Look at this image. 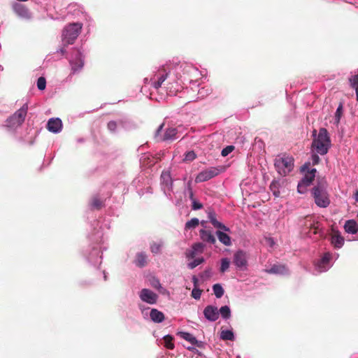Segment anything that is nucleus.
<instances>
[{
  "label": "nucleus",
  "mask_w": 358,
  "mask_h": 358,
  "mask_svg": "<svg viewBox=\"0 0 358 358\" xmlns=\"http://www.w3.org/2000/svg\"><path fill=\"white\" fill-rule=\"evenodd\" d=\"M355 199L358 202V191H357L354 195Z\"/></svg>",
  "instance_id": "6e6d98bb"
},
{
  "label": "nucleus",
  "mask_w": 358,
  "mask_h": 358,
  "mask_svg": "<svg viewBox=\"0 0 358 358\" xmlns=\"http://www.w3.org/2000/svg\"><path fill=\"white\" fill-rule=\"evenodd\" d=\"M68 45H66V43H64V46L62 47L59 50L58 52H60L62 55H64L66 52V47Z\"/></svg>",
  "instance_id": "8fccbe9b"
},
{
  "label": "nucleus",
  "mask_w": 358,
  "mask_h": 358,
  "mask_svg": "<svg viewBox=\"0 0 358 358\" xmlns=\"http://www.w3.org/2000/svg\"><path fill=\"white\" fill-rule=\"evenodd\" d=\"M313 195L315 203L319 207L326 208L330 203V200L326 191L325 181L319 182L317 185L313 188Z\"/></svg>",
  "instance_id": "7ed1b4c3"
},
{
  "label": "nucleus",
  "mask_w": 358,
  "mask_h": 358,
  "mask_svg": "<svg viewBox=\"0 0 358 358\" xmlns=\"http://www.w3.org/2000/svg\"><path fill=\"white\" fill-rule=\"evenodd\" d=\"M204 224H205V222H201V225H203H203H204Z\"/></svg>",
  "instance_id": "052dcab7"
},
{
  "label": "nucleus",
  "mask_w": 358,
  "mask_h": 358,
  "mask_svg": "<svg viewBox=\"0 0 358 358\" xmlns=\"http://www.w3.org/2000/svg\"><path fill=\"white\" fill-rule=\"evenodd\" d=\"M304 227L305 228L303 230L309 229L310 231L313 230V234H317L318 233L320 224L318 222H315L313 220H312L311 217H307L306 219Z\"/></svg>",
  "instance_id": "f3484780"
},
{
  "label": "nucleus",
  "mask_w": 358,
  "mask_h": 358,
  "mask_svg": "<svg viewBox=\"0 0 358 358\" xmlns=\"http://www.w3.org/2000/svg\"><path fill=\"white\" fill-rule=\"evenodd\" d=\"M331 243L336 248H341L344 244V238L338 233L331 236Z\"/></svg>",
  "instance_id": "aec40b11"
},
{
  "label": "nucleus",
  "mask_w": 358,
  "mask_h": 358,
  "mask_svg": "<svg viewBox=\"0 0 358 358\" xmlns=\"http://www.w3.org/2000/svg\"><path fill=\"white\" fill-rule=\"evenodd\" d=\"M357 217H358V213H357Z\"/></svg>",
  "instance_id": "680f3d73"
},
{
  "label": "nucleus",
  "mask_w": 358,
  "mask_h": 358,
  "mask_svg": "<svg viewBox=\"0 0 358 358\" xmlns=\"http://www.w3.org/2000/svg\"><path fill=\"white\" fill-rule=\"evenodd\" d=\"M273 193H274V194H275L276 196H278V194L276 193V192H275V191H274V192H273Z\"/></svg>",
  "instance_id": "bf43d9fd"
},
{
  "label": "nucleus",
  "mask_w": 358,
  "mask_h": 358,
  "mask_svg": "<svg viewBox=\"0 0 358 358\" xmlns=\"http://www.w3.org/2000/svg\"><path fill=\"white\" fill-rule=\"evenodd\" d=\"M164 127V124H162L157 129V130L156 131V134H155V137L157 138L159 133L161 132L162 128Z\"/></svg>",
  "instance_id": "603ef678"
},
{
  "label": "nucleus",
  "mask_w": 358,
  "mask_h": 358,
  "mask_svg": "<svg viewBox=\"0 0 358 358\" xmlns=\"http://www.w3.org/2000/svg\"><path fill=\"white\" fill-rule=\"evenodd\" d=\"M27 106L25 104L13 114V118L17 119V122L20 125L24 121L27 113Z\"/></svg>",
  "instance_id": "4468645a"
},
{
  "label": "nucleus",
  "mask_w": 358,
  "mask_h": 358,
  "mask_svg": "<svg viewBox=\"0 0 358 358\" xmlns=\"http://www.w3.org/2000/svg\"><path fill=\"white\" fill-rule=\"evenodd\" d=\"M204 244L202 243H196L192 245V249L194 250L196 253H202L204 250Z\"/></svg>",
  "instance_id": "e433bc0d"
},
{
  "label": "nucleus",
  "mask_w": 358,
  "mask_h": 358,
  "mask_svg": "<svg viewBox=\"0 0 358 358\" xmlns=\"http://www.w3.org/2000/svg\"><path fill=\"white\" fill-rule=\"evenodd\" d=\"M168 76V73H165L164 75H162L157 80V81L153 83V86L155 89H158L162 86V84L165 81Z\"/></svg>",
  "instance_id": "f704fd0d"
},
{
  "label": "nucleus",
  "mask_w": 358,
  "mask_h": 358,
  "mask_svg": "<svg viewBox=\"0 0 358 358\" xmlns=\"http://www.w3.org/2000/svg\"><path fill=\"white\" fill-rule=\"evenodd\" d=\"M62 127V120L59 118H51L47 124L48 129L53 133H57L61 131Z\"/></svg>",
  "instance_id": "f8f14e48"
},
{
  "label": "nucleus",
  "mask_w": 358,
  "mask_h": 358,
  "mask_svg": "<svg viewBox=\"0 0 358 358\" xmlns=\"http://www.w3.org/2000/svg\"><path fill=\"white\" fill-rule=\"evenodd\" d=\"M169 176V175H168V174H165V173H162V177H164V176Z\"/></svg>",
  "instance_id": "4d7b16f0"
},
{
  "label": "nucleus",
  "mask_w": 358,
  "mask_h": 358,
  "mask_svg": "<svg viewBox=\"0 0 358 358\" xmlns=\"http://www.w3.org/2000/svg\"><path fill=\"white\" fill-rule=\"evenodd\" d=\"M181 336L185 340L189 341L192 345H196L197 346H200L196 338L191 334L187 332H182Z\"/></svg>",
  "instance_id": "a878e982"
},
{
  "label": "nucleus",
  "mask_w": 358,
  "mask_h": 358,
  "mask_svg": "<svg viewBox=\"0 0 358 358\" xmlns=\"http://www.w3.org/2000/svg\"><path fill=\"white\" fill-rule=\"evenodd\" d=\"M220 338L223 341H234L235 337L231 330H222L220 333Z\"/></svg>",
  "instance_id": "bb28decb"
},
{
  "label": "nucleus",
  "mask_w": 358,
  "mask_h": 358,
  "mask_svg": "<svg viewBox=\"0 0 358 358\" xmlns=\"http://www.w3.org/2000/svg\"><path fill=\"white\" fill-rule=\"evenodd\" d=\"M178 132L176 128H169L166 129L163 138H162V141H171L176 138Z\"/></svg>",
  "instance_id": "5701e85b"
},
{
  "label": "nucleus",
  "mask_w": 358,
  "mask_h": 358,
  "mask_svg": "<svg viewBox=\"0 0 358 358\" xmlns=\"http://www.w3.org/2000/svg\"><path fill=\"white\" fill-rule=\"evenodd\" d=\"M219 174V170L215 167H210L200 172L195 178L196 183L207 181Z\"/></svg>",
  "instance_id": "0eeeda50"
},
{
  "label": "nucleus",
  "mask_w": 358,
  "mask_h": 358,
  "mask_svg": "<svg viewBox=\"0 0 358 358\" xmlns=\"http://www.w3.org/2000/svg\"><path fill=\"white\" fill-rule=\"evenodd\" d=\"M192 282L194 283V287H197L199 280L195 275L192 277Z\"/></svg>",
  "instance_id": "864d4df0"
},
{
  "label": "nucleus",
  "mask_w": 358,
  "mask_h": 358,
  "mask_svg": "<svg viewBox=\"0 0 358 358\" xmlns=\"http://www.w3.org/2000/svg\"><path fill=\"white\" fill-rule=\"evenodd\" d=\"M46 87V80L44 77H40L37 80V87L40 90H43Z\"/></svg>",
  "instance_id": "4c0bfd02"
},
{
  "label": "nucleus",
  "mask_w": 358,
  "mask_h": 358,
  "mask_svg": "<svg viewBox=\"0 0 358 358\" xmlns=\"http://www.w3.org/2000/svg\"><path fill=\"white\" fill-rule=\"evenodd\" d=\"M124 121L122 120H120L118 121L111 120L108 122L107 128L110 132L114 133L117 131V129L119 126L124 127Z\"/></svg>",
  "instance_id": "412c9836"
},
{
  "label": "nucleus",
  "mask_w": 358,
  "mask_h": 358,
  "mask_svg": "<svg viewBox=\"0 0 358 358\" xmlns=\"http://www.w3.org/2000/svg\"><path fill=\"white\" fill-rule=\"evenodd\" d=\"M218 240L223 243L224 245L229 246L231 244V238L229 235L224 232L217 231L216 232Z\"/></svg>",
  "instance_id": "4be33fe9"
},
{
  "label": "nucleus",
  "mask_w": 358,
  "mask_h": 358,
  "mask_svg": "<svg viewBox=\"0 0 358 358\" xmlns=\"http://www.w3.org/2000/svg\"><path fill=\"white\" fill-rule=\"evenodd\" d=\"M216 216H217V215L215 213V211H213L212 210H209L208 211V217L210 220V222H211V224L215 228L222 229L224 231H230L229 228L226 227L225 225H224L221 222H218L217 220V219H216Z\"/></svg>",
  "instance_id": "9b49d317"
},
{
  "label": "nucleus",
  "mask_w": 358,
  "mask_h": 358,
  "mask_svg": "<svg viewBox=\"0 0 358 358\" xmlns=\"http://www.w3.org/2000/svg\"><path fill=\"white\" fill-rule=\"evenodd\" d=\"M162 247V243L152 242L150 244V250L153 254H158L161 252Z\"/></svg>",
  "instance_id": "473e14b6"
},
{
  "label": "nucleus",
  "mask_w": 358,
  "mask_h": 358,
  "mask_svg": "<svg viewBox=\"0 0 358 358\" xmlns=\"http://www.w3.org/2000/svg\"><path fill=\"white\" fill-rule=\"evenodd\" d=\"M347 233L355 234L358 231V224L354 220H350L345 222L344 226Z\"/></svg>",
  "instance_id": "a211bd4d"
},
{
  "label": "nucleus",
  "mask_w": 358,
  "mask_h": 358,
  "mask_svg": "<svg viewBox=\"0 0 358 358\" xmlns=\"http://www.w3.org/2000/svg\"><path fill=\"white\" fill-rule=\"evenodd\" d=\"M229 260L227 258H223L221 260L220 272L224 273L229 267Z\"/></svg>",
  "instance_id": "c9c22d12"
},
{
  "label": "nucleus",
  "mask_w": 358,
  "mask_h": 358,
  "mask_svg": "<svg viewBox=\"0 0 358 358\" xmlns=\"http://www.w3.org/2000/svg\"><path fill=\"white\" fill-rule=\"evenodd\" d=\"M342 113H343V105L341 103L338 106V107L336 111V113H335V118H336V121L337 123H338L340 121L341 117L342 115Z\"/></svg>",
  "instance_id": "ea45409f"
},
{
  "label": "nucleus",
  "mask_w": 358,
  "mask_h": 358,
  "mask_svg": "<svg viewBox=\"0 0 358 358\" xmlns=\"http://www.w3.org/2000/svg\"><path fill=\"white\" fill-rule=\"evenodd\" d=\"M17 119L13 118V115L9 117L6 121L4 127L8 128V129H14L19 126H20V124H18L17 122Z\"/></svg>",
  "instance_id": "cd10ccee"
},
{
  "label": "nucleus",
  "mask_w": 358,
  "mask_h": 358,
  "mask_svg": "<svg viewBox=\"0 0 358 358\" xmlns=\"http://www.w3.org/2000/svg\"><path fill=\"white\" fill-rule=\"evenodd\" d=\"M275 186V185L273 183H272L270 186L271 189H273V187Z\"/></svg>",
  "instance_id": "13d9d810"
},
{
  "label": "nucleus",
  "mask_w": 358,
  "mask_h": 358,
  "mask_svg": "<svg viewBox=\"0 0 358 358\" xmlns=\"http://www.w3.org/2000/svg\"><path fill=\"white\" fill-rule=\"evenodd\" d=\"M350 87L355 90L356 99L358 101V74L349 78Z\"/></svg>",
  "instance_id": "393cba45"
},
{
  "label": "nucleus",
  "mask_w": 358,
  "mask_h": 358,
  "mask_svg": "<svg viewBox=\"0 0 358 358\" xmlns=\"http://www.w3.org/2000/svg\"><path fill=\"white\" fill-rule=\"evenodd\" d=\"M192 208L194 210H199V209H201L203 208L202 203L198 202L196 199H194L193 201H192Z\"/></svg>",
  "instance_id": "49530a36"
},
{
  "label": "nucleus",
  "mask_w": 358,
  "mask_h": 358,
  "mask_svg": "<svg viewBox=\"0 0 358 358\" xmlns=\"http://www.w3.org/2000/svg\"><path fill=\"white\" fill-rule=\"evenodd\" d=\"M187 187L189 198L191 201H193L194 199H195V198L194 196V192L192 188V182L190 180L188 181V182L187 183Z\"/></svg>",
  "instance_id": "79ce46f5"
},
{
  "label": "nucleus",
  "mask_w": 358,
  "mask_h": 358,
  "mask_svg": "<svg viewBox=\"0 0 358 358\" xmlns=\"http://www.w3.org/2000/svg\"><path fill=\"white\" fill-rule=\"evenodd\" d=\"M234 263L238 268L245 267L247 265L245 253L242 250L236 252L234 255Z\"/></svg>",
  "instance_id": "9d476101"
},
{
  "label": "nucleus",
  "mask_w": 358,
  "mask_h": 358,
  "mask_svg": "<svg viewBox=\"0 0 358 358\" xmlns=\"http://www.w3.org/2000/svg\"><path fill=\"white\" fill-rule=\"evenodd\" d=\"M316 169L308 170L302 180L299 182L297 190L299 193L303 194L306 191V187L309 186L315 177Z\"/></svg>",
  "instance_id": "39448f33"
},
{
  "label": "nucleus",
  "mask_w": 358,
  "mask_h": 358,
  "mask_svg": "<svg viewBox=\"0 0 358 358\" xmlns=\"http://www.w3.org/2000/svg\"><path fill=\"white\" fill-rule=\"evenodd\" d=\"M294 158L285 153L278 155L274 159V166L277 172L282 176H286L294 168Z\"/></svg>",
  "instance_id": "f03ea898"
},
{
  "label": "nucleus",
  "mask_w": 358,
  "mask_h": 358,
  "mask_svg": "<svg viewBox=\"0 0 358 358\" xmlns=\"http://www.w3.org/2000/svg\"><path fill=\"white\" fill-rule=\"evenodd\" d=\"M82 24L80 23H71L66 25L62 34V40L66 45L73 44L80 33Z\"/></svg>",
  "instance_id": "20e7f679"
},
{
  "label": "nucleus",
  "mask_w": 358,
  "mask_h": 358,
  "mask_svg": "<svg viewBox=\"0 0 358 358\" xmlns=\"http://www.w3.org/2000/svg\"><path fill=\"white\" fill-rule=\"evenodd\" d=\"M199 224V219L194 217L186 222L185 229V230L194 229V228H196Z\"/></svg>",
  "instance_id": "7c9ffc66"
},
{
  "label": "nucleus",
  "mask_w": 358,
  "mask_h": 358,
  "mask_svg": "<svg viewBox=\"0 0 358 358\" xmlns=\"http://www.w3.org/2000/svg\"><path fill=\"white\" fill-rule=\"evenodd\" d=\"M213 290L214 294L218 299L221 298L223 296L224 292V289L220 284H215L213 286Z\"/></svg>",
  "instance_id": "c756f323"
},
{
  "label": "nucleus",
  "mask_w": 358,
  "mask_h": 358,
  "mask_svg": "<svg viewBox=\"0 0 358 358\" xmlns=\"http://www.w3.org/2000/svg\"><path fill=\"white\" fill-rule=\"evenodd\" d=\"M200 238L206 243L210 244H215L216 242L215 237L213 234L212 231L207 229H201L199 231Z\"/></svg>",
  "instance_id": "ddd939ff"
},
{
  "label": "nucleus",
  "mask_w": 358,
  "mask_h": 358,
  "mask_svg": "<svg viewBox=\"0 0 358 358\" xmlns=\"http://www.w3.org/2000/svg\"><path fill=\"white\" fill-rule=\"evenodd\" d=\"M196 158V154L194 151H189L186 153L185 160L192 161Z\"/></svg>",
  "instance_id": "a18cd8bd"
},
{
  "label": "nucleus",
  "mask_w": 358,
  "mask_h": 358,
  "mask_svg": "<svg viewBox=\"0 0 358 358\" xmlns=\"http://www.w3.org/2000/svg\"><path fill=\"white\" fill-rule=\"evenodd\" d=\"M91 206L92 208L99 210L102 208L103 202L100 200V199L98 196H94L92 199Z\"/></svg>",
  "instance_id": "2f4dec72"
},
{
  "label": "nucleus",
  "mask_w": 358,
  "mask_h": 358,
  "mask_svg": "<svg viewBox=\"0 0 358 358\" xmlns=\"http://www.w3.org/2000/svg\"><path fill=\"white\" fill-rule=\"evenodd\" d=\"M329 258H330L329 255L326 254V255L322 257V263H324V264L327 263V262L329 261Z\"/></svg>",
  "instance_id": "3c124183"
},
{
  "label": "nucleus",
  "mask_w": 358,
  "mask_h": 358,
  "mask_svg": "<svg viewBox=\"0 0 358 358\" xmlns=\"http://www.w3.org/2000/svg\"><path fill=\"white\" fill-rule=\"evenodd\" d=\"M234 149V147L233 145H228L227 146L226 148H224L222 152H221V155L223 156V157H226L227 156L229 153H231Z\"/></svg>",
  "instance_id": "c03bdc74"
},
{
  "label": "nucleus",
  "mask_w": 358,
  "mask_h": 358,
  "mask_svg": "<svg viewBox=\"0 0 358 358\" xmlns=\"http://www.w3.org/2000/svg\"><path fill=\"white\" fill-rule=\"evenodd\" d=\"M150 285L155 289H159L162 287L159 280L156 278H152L150 280Z\"/></svg>",
  "instance_id": "37998d69"
},
{
  "label": "nucleus",
  "mask_w": 358,
  "mask_h": 358,
  "mask_svg": "<svg viewBox=\"0 0 358 358\" xmlns=\"http://www.w3.org/2000/svg\"><path fill=\"white\" fill-rule=\"evenodd\" d=\"M312 161H313V164L316 165L320 162V159L317 155L314 154L312 155Z\"/></svg>",
  "instance_id": "09e8293b"
},
{
  "label": "nucleus",
  "mask_w": 358,
  "mask_h": 358,
  "mask_svg": "<svg viewBox=\"0 0 358 358\" xmlns=\"http://www.w3.org/2000/svg\"><path fill=\"white\" fill-rule=\"evenodd\" d=\"M134 264L140 268L145 267L148 264V256L143 252H138L136 255Z\"/></svg>",
  "instance_id": "2eb2a0df"
},
{
  "label": "nucleus",
  "mask_w": 358,
  "mask_h": 358,
  "mask_svg": "<svg viewBox=\"0 0 358 358\" xmlns=\"http://www.w3.org/2000/svg\"><path fill=\"white\" fill-rule=\"evenodd\" d=\"M266 272L272 274H285L287 272V269L285 265L274 264L271 268L266 269Z\"/></svg>",
  "instance_id": "dca6fc26"
},
{
  "label": "nucleus",
  "mask_w": 358,
  "mask_h": 358,
  "mask_svg": "<svg viewBox=\"0 0 358 358\" xmlns=\"http://www.w3.org/2000/svg\"><path fill=\"white\" fill-rule=\"evenodd\" d=\"M313 136L315 138L312 143L313 150L321 155L327 154L331 145L327 130L325 128H321L317 135H316V130H314Z\"/></svg>",
  "instance_id": "f257e3e1"
},
{
  "label": "nucleus",
  "mask_w": 358,
  "mask_h": 358,
  "mask_svg": "<svg viewBox=\"0 0 358 358\" xmlns=\"http://www.w3.org/2000/svg\"><path fill=\"white\" fill-rule=\"evenodd\" d=\"M203 261H204V259L203 257L194 259L193 262L188 264V267L190 269H193L195 267H196L198 265H199L200 264L203 263Z\"/></svg>",
  "instance_id": "58836bf2"
},
{
  "label": "nucleus",
  "mask_w": 358,
  "mask_h": 358,
  "mask_svg": "<svg viewBox=\"0 0 358 358\" xmlns=\"http://www.w3.org/2000/svg\"><path fill=\"white\" fill-rule=\"evenodd\" d=\"M15 12L21 17H27L28 16V10L21 4H16L14 7Z\"/></svg>",
  "instance_id": "b1692460"
},
{
  "label": "nucleus",
  "mask_w": 358,
  "mask_h": 358,
  "mask_svg": "<svg viewBox=\"0 0 358 358\" xmlns=\"http://www.w3.org/2000/svg\"><path fill=\"white\" fill-rule=\"evenodd\" d=\"M150 316L152 321L157 323L162 322L164 320V313L155 308L151 310Z\"/></svg>",
  "instance_id": "6ab92c4d"
},
{
  "label": "nucleus",
  "mask_w": 358,
  "mask_h": 358,
  "mask_svg": "<svg viewBox=\"0 0 358 358\" xmlns=\"http://www.w3.org/2000/svg\"><path fill=\"white\" fill-rule=\"evenodd\" d=\"M196 254L197 253L194 250L192 249L191 250L186 252V257L189 259H193L194 258Z\"/></svg>",
  "instance_id": "de8ad7c7"
},
{
  "label": "nucleus",
  "mask_w": 358,
  "mask_h": 358,
  "mask_svg": "<svg viewBox=\"0 0 358 358\" xmlns=\"http://www.w3.org/2000/svg\"><path fill=\"white\" fill-rule=\"evenodd\" d=\"M172 341H173V338L171 336H169V335L165 336L164 337V346L166 348L170 349V350L173 349L174 344Z\"/></svg>",
  "instance_id": "72a5a7b5"
},
{
  "label": "nucleus",
  "mask_w": 358,
  "mask_h": 358,
  "mask_svg": "<svg viewBox=\"0 0 358 358\" xmlns=\"http://www.w3.org/2000/svg\"><path fill=\"white\" fill-rule=\"evenodd\" d=\"M222 318L228 319L231 317V310L228 306H224L218 310Z\"/></svg>",
  "instance_id": "c85d7f7f"
},
{
  "label": "nucleus",
  "mask_w": 358,
  "mask_h": 358,
  "mask_svg": "<svg viewBox=\"0 0 358 358\" xmlns=\"http://www.w3.org/2000/svg\"><path fill=\"white\" fill-rule=\"evenodd\" d=\"M309 166H310V163H306V164H305L302 166L301 170H302L303 171H305V170H306V169H308Z\"/></svg>",
  "instance_id": "5fc2aeb1"
},
{
  "label": "nucleus",
  "mask_w": 358,
  "mask_h": 358,
  "mask_svg": "<svg viewBox=\"0 0 358 358\" xmlns=\"http://www.w3.org/2000/svg\"><path fill=\"white\" fill-rule=\"evenodd\" d=\"M140 298L143 301L155 304L157 302V295L148 289H143L140 293Z\"/></svg>",
  "instance_id": "6e6552de"
},
{
  "label": "nucleus",
  "mask_w": 358,
  "mask_h": 358,
  "mask_svg": "<svg viewBox=\"0 0 358 358\" xmlns=\"http://www.w3.org/2000/svg\"><path fill=\"white\" fill-rule=\"evenodd\" d=\"M201 289L194 287L192 292V296L195 299H199L201 298Z\"/></svg>",
  "instance_id": "a19ab883"
},
{
  "label": "nucleus",
  "mask_w": 358,
  "mask_h": 358,
  "mask_svg": "<svg viewBox=\"0 0 358 358\" xmlns=\"http://www.w3.org/2000/svg\"><path fill=\"white\" fill-rule=\"evenodd\" d=\"M73 73L81 70L84 66V59L79 50H74L73 58L69 61Z\"/></svg>",
  "instance_id": "423d86ee"
},
{
  "label": "nucleus",
  "mask_w": 358,
  "mask_h": 358,
  "mask_svg": "<svg viewBox=\"0 0 358 358\" xmlns=\"http://www.w3.org/2000/svg\"><path fill=\"white\" fill-rule=\"evenodd\" d=\"M203 315L210 322H215L219 318L218 309L213 306H207L203 310Z\"/></svg>",
  "instance_id": "1a4fd4ad"
}]
</instances>
